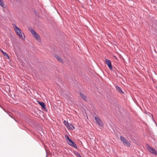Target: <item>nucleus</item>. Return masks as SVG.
<instances>
[{"label": "nucleus", "instance_id": "1", "mask_svg": "<svg viewBox=\"0 0 157 157\" xmlns=\"http://www.w3.org/2000/svg\"><path fill=\"white\" fill-rule=\"evenodd\" d=\"M13 25L15 32L18 35L19 37L22 40H24L25 38V35H24V37H23L22 35V34H23V33L21 30L15 25Z\"/></svg>", "mask_w": 157, "mask_h": 157}, {"label": "nucleus", "instance_id": "2", "mask_svg": "<svg viewBox=\"0 0 157 157\" xmlns=\"http://www.w3.org/2000/svg\"><path fill=\"white\" fill-rule=\"evenodd\" d=\"M29 30L33 34L34 37L38 41H40V36L35 31V30L32 28L29 29Z\"/></svg>", "mask_w": 157, "mask_h": 157}, {"label": "nucleus", "instance_id": "3", "mask_svg": "<svg viewBox=\"0 0 157 157\" xmlns=\"http://www.w3.org/2000/svg\"><path fill=\"white\" fill-rule=\"evenodd\" d=\"M63 123L68 129L73 130L75 129V127L72 124L69 123L67 121L65 120L63 121Z\"/></svg>", "mask_w": 157, "mask_h": 157}, {"label": "nucleus", "instance_id": "4", "mask_svg": "<svg viewBox=\"0 0 157 157\" xmlns=\"http://www.w3.org/2000/svg\"><path fill=\"white\" fill-rule=\"evenodd\" d=\"M120 140L123 142V144L127 147H130V144L129 142L124 137L122 136L120 137Z\"/></svg>", "mask_w": 157, "mask_h": 157}, {"label": "nucleus", "instance_id": "5", "mask_svg": "<svg viewBox=\"0 0 157 157\" xmlns=\"http://www.w3.org/2000/svg\"><path fill=\"white\" fill-rule=\"evenodd\" d=\"M146 148L151 153L155 155H157V152L156 150L154 149L151 147L149 145L147 144V145Z\"/></svg>", "mask_w": 157, "mask_h": 157}, {"label": "nucleus", "instance_id": "6", "mask_svg": "<svg viewBox=\"0 0 157 157\" xmlns=\"http://www.w3.org/2000/svg\"><path fill=\"white\" fill-rule=\"evenodd\" d=\"M105 63L107 65L109 68L110 70H112V67L110 61L108 59H106Z\"/></svg>", "mask_w": 157, "mask_h": 157}, {"label": "nucleus", "instance_id": "7", "mask_svg": "<svg viewBox=\"0 0 157 157\" xmlns=\"http://www.w3.org/2000/svg\"><path fill=\"white\" fill-rule=\"evenodd\" d=\"M68 139L69 140L68 143L69 144L75 148L77 147L76 144L73 142L68 137Z\"/></svg>", "mask_w": 157, "mask_h": 157}, {"label": "nucleus", "instance_id": "8", "mask_svg": "<svg viewBox=\"0 0 157 157\" xmlns=\"http://www.w3.org/2000/svg\"><path fill=\"white\" fill-rule=\"evenodd\" d=\"M95 119L97 123L100 126H101L102 125V122L101 121L98 117H95Z\"/></svg>", "mask_w": 157, "mask_h": 157}, {"label": "nucleus", "instance_id": "9", "mask_svg": "<svg viewBox=\"0 0 157 157\" xmlns=\"http://www.w3.org/2000/svg\"><path fill=\"white\" fill-rule=\"evenodd\" d=\"M55 57L58 60H59L60 63H63V60L60 57L57 55L55 56Z\"/></svg>", "mask_w": 157, "mask_h": 157}, {"label": "nucleus", "instance_id": "10", "mask_svg": "<svg viewBox=\"0 0 157 157\" xmlns=\"http://www.w3.org/2000/svg\"><path fill=\"white\" fill-rule=\"evenodd\" d=\"M5 4L2 0H0V6L3 8H5Z\"/></svg>", "mask_w": 157, "mask_h": 157}, {"label": "nucleus", "instance_id": "11", "mask_svg": "<svg viewBox=\"0 0 157 157\" xmlns=\"http://www.w3.org/2000/svg\"><path fill=\"white\" fill-rule=\"evenodd\" d=\"M39 104L43 108L46 109L45 105L44 102H39Z\"/></svg>", "mask_w": 157, "mask_h": 157}, {"label": "nucleus", "instance_id": "12", "mask_svg": "<svg viewBox=\"0 0 157 157\" xmlns=\"http://www.w3.org/2000/svg\"><path fill=\"white\" fill-rule=\"evenodd\" d=\"M80 95L81 96V97H82V98L85 101H87V99L86 98V97L85 95H84V94H81V93H80Z\"/></svg>", "mask_w": 157, "mask_h": 157}, {"label": "nucleus", "instance_id": "13", "mask_svg": "<svg viewBox=\"0 0 157 157\" xmlns=\"http://www.w3.org/2000/svg\"><path fill=\"white\" fill-rule=\"evenodd\" d=\"M67 99L68 101H72V98L69 95L67 96Z\"/></svg>", "mask_w": 157, "mask_h": 157}, {"label": "nucleus", "instance_id": "14", "mask_svg": "<svg viewBox=\"0 0 157 157\" xmlns=\"http://www.w3.org/2000/svg\"><path fill=\"white\" fill-rule=\"evenodd\" d=\"M1 51L4 56H6L8 58H9V56L7 55V53L6 52H4L2 50H1Z\"/></svg>", "mask_w": 157, "mask_h": 157}, {"label": "nucleus", "instance_id": "15", "mask_svg": "<svg viewBox=\"0 0 157 157\" xmlns=\"http://www.w3.org/2000/svg\"><path fill=\"white\" fill-rule=\"evenodd\" d=\"M116 89L119 92H122L121 88L119 86L116 87Z\"/></svg>", "mask_w": 157, "mask_h": 157}, {"label": "nucleus", "instance_id": "16", "mask_svg": "<svg viewBox=\"0 0 157 157\" xmlns=\"http://www.w3.org/2000/svg\"><path fill=\"white\" fill-rule=\"evenodd\" d=\"M78 156L79 157H80V156H81L79 154H78Z\"/></svg>", "mask_w": 157, "mask_h": 157}, {"label": "nucleus", "instance_id": "17", "mask_svg": "<svg viewBox=\"0 0 157 157\" xmlns=\"http://www.w3.org/2000/svg\"><path fill=\"white\" fill-rule=\"evenodd\" d=\"M80 157H81V156H80Z\"/></svg>", "mask_w": 157, "mask_h": 157}]
</instances>
